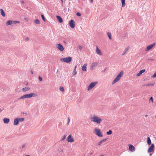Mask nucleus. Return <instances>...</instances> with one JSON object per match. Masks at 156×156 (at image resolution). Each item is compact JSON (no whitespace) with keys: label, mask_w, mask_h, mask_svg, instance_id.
<instances>
[{"label":"nucleus","mask_w":156,"mask_h":156,"mask_svg":"<svg viewBox=\"0 0 156 156\" xmlns=\"http://www.w3.org/2000/svg\"><path fill=\"white\" fill-rule=\"evenodd\" d=\"M90 119L92 122L96 123L97 124H100L102 121V119L100 117L95 115H93L92 117H91Z\"/></svg>","instance_id":"obj_1"},{"label":"nucleus","mask_w":156,"mask_h":156,"mask_svg":"<svg viewBox=\"0 0 156 156\" xmlns=\"http://www.w3.org/2000/svg\"><path fill=\"white\" fill-rule=\"evenodd\" d=\"M123 73L122 71L120 72L117 75L116 77L114 79L112 82V84H113L119 81L121 77L123 75Z\"/></svg>","instance_id":"obj_2"},{"label":"nucleus","mask_w":156,"mask_h":156,"mask_svg":"<svg viewBox=\"0 0 156 156\" xmlns=\"http://www.w3.org/2000/svg\"><path fill=\"white\" fill-rule=\"evenodd\" d=\"M94 132L95 134L98 136L100 137H102L103 136V133L101 132V130L100 129L95 128L94 129Z\"/></svg>","instance_id":"obj_3"},{"label":"nucleus","mask_w":156,"mask_h":156,"mask_svg":"<svg viewBox=\"0 0 156 156\" xmlns=\"http://www.w3.org/2000/svg\"><path fill=\"white\" fill-rule=\"evenodd\" d=\"M72 60V58L71 57H68L66 58H61L60 60L66 63H69Z\"/></svg>","instance_id":"obj_4"},{"label":"nucleus","mask_w":156,"mask_h":156,"mask_svg":"<svg viewBox=\"0 0 156 156\" xmlns=\"http://www.w3.org/2000/svg\"><path fill=\"white\" fill-rule=\"evenodd\" d=\"M27 98H30L32 97H36L37 96V94L35 93H31L29 94H25Z\"/></svg>","instance_id":"obj_5"},{"label":"nucleus","mask_w":156,"mask_h":156,"mask_svg":"<svg viewBox=\"0 0 156 156\" xmlns=\"http://www.w3.org/2000/svg\"><path fill=\"white\" fill-rule=\"evenodd\" d=\"M97 83V82H95L91 83L88 87V90H89L92 89L95 86V85Z\"/></svg>","instance_id":"obj_6"},{"label":"nucleus","mask_w":156,"mask_h":156,"mask_svg":"<svg viewBox=\"0 0 156 156\" xmlns=\"http://www.w3.org/2000/svg\"><path fill=\"white\" fill-rule=\"evenodd\" d=\"M56 48L61 51H63L64 50V48L60 44H57L56 45Z\"/></svg>","instance_id":"obj_7"},{"label":"nucleus","mask_w":156,"mask_h":156,"mask_svg":"<svg viewBox=\"0 0 156 156\" xmlns=\"http://www.w3.org/2000/svg\"><path fill=\"white\" fill-rule=\"evenodd\" d=\"M69 25L72 28H74L75 25V23L74 21L73 20H71L69 22Z\"/></svg>","instance_id":"obj_8"},{"label":"nucleus","mask_w":156,"mask_h":156,"mask_svg":"<svg viewBox=\"0 0 156 156\" xmlns=\"http://www.w3.org/2000/svg\"><path fill=\"white\" fill-rule=\"evenodd\" d=\"M154 144H152L147 150L148 152L149 153L153 151H154Z\"/></svg>","instance_id":"obj_9"},{"label":"nucleus","mask_w":156,"mask_h":156,"mask_svg":"<svg viewBox=\"0 0 156 156\" xmlns=\"http://www.w3.org/2000/svg\"><path fill=\"white\" fill-rule=\"evenodd\" d=\"M67 141L68 142L71 143L74 141V140L72 138V135L71 134L69 135L67 138Z\"/></svg>","instance_id":"obj_10"},{"label":"nucleus","mask_w":156,"mask_h":156,"mask_svg":"<svg viewBox=\"0 0 156 156\" xmlns=\"http://www.w3.org/2000/svg\"><path fill=\"white\" fill-rule=\"evenodd\" d=\"M155 45V43H154L153 44H151L149 46H148L145 49L146 51H147L151 49L154 45Z\"/></svg>","instance_id":"obj_11"},{"label":"nucleus","mask_w":156,"mask_h":156,"mask_svg":"<svg viewBox=\"0 0 156 156\" xmlns=\"http://www.w3.org/2000/svg\"><path fill=\"white\" fill-rule=\"evenodd\" d=\"M129 150L131 152H133L135 151V148L133 145L129 144Z\"/></svg>","instance_id":"obj_12"},{"label":"nucleus","mask_w":156,"mask_h":156,"mask_svg":"<svg viewBox=\"0 0 156 156\" xmlns=\"http://www.w3.org/2000/svg\"><path fill=\"white\" fill-rule=\"evenodd\" d=\"M98 65V63L96 62H93L91 66V69L93 70L94 67H96Z\"/></svg>","instance_id":"obj_13"},{"label":"nucleus","mask_w":156,"mask_h":156,"mask_svg":"<svg viewBox=\"0 0 156 156\" xmlns=\"http://www.w3.org/2000/svg\"><path fill=\"white\" fill-rule=\"evenodd\" d=\"M19 122V119L18 118H15L14 119L13 124L14 125H16L18 124Z\"/></svg>","instance_id":"obj_14"},{"label":"nucleus","mask_w":156,"mask_h":156,"mask_svg":"<svg viewBox=\"0 0 156 156\" xmlns=\"http://www.w3.org/2000/svg\"><path fill=\"white\" fill-rule=\"evenodd\" d=\"M96 52L99 55H102V53L101 52V50H100V49H99L98 47L97 46V48L96 49Z\"/></svg>","instance_id":"obj_15"},{"label":"nucleus","mask_w":156,"mask_h":156,"mask_svg":"<svg viewBox=\"0 0 156 156\" xmlns=\"http://www.w3.org/2000/svg\"><path fill=\"white\" fill-rule=\"evenodd\" d=\"M107 138H105L100 141L98 144V145H100L102 143L105 142L107 140Z\"/></svg>","instance_id":"obj_16"},{"label":"nucleus","mask_w":156,"mask_h":156,"mask_svg":"<svg viewBox=\"0 0 156 156\" xmlns=\"http://www.w3.org/2000/svg\"><path fill=\"white\" fill-rule=\"evenodd\" d=\"M9 119L7 118H5L3 119L4 123L7 124L9 122Z\"/></svg>","instance_id":"obj_17"},{"label":"nucleus","mask_w":156,"mask_h":156,"mask_svg":"<svg viewBox=\"0 0 156 156\" xmlns=\"http://www.w3.org/2000/svg\"><path fill=\"white\" fill-rule=\"evenodd\" d=\"M145 69H143V70H140L139 72L137 74L136 76H139L141 75L142 73L145 72Z\"/></svg>","instance_id":"obj_18"},{"label":"nucleus","mask_w":156,"mask_h":156,"mask_svg":"<svg viewBox=\"0 0 156 156\" xmlns=\"http://www.w3.org/2000/svg\"><path fill=\"white\" fill-rule=\"evenodd\" d=\"M56 18L58 21L60 23H61L62 22V18L59 16H56Z\"/></svg>","instance_id":"obj_19"},{"label":"nucleus","mask_w":156,"mask_h":156,"mask_svg":"<svg viewBox=\"0 0 156 156\" xmlns=\"http://www.w3.org/2000/svg\"><path fill=\"white\" fill-rule=\"evenodd\" d=\"M87 65V64H85L82 67V69L83 71H86Z\"/></svg>","instance_id":"obj_20"},{"label":"nucleus","mask_w":156,"mask_h":156,"mask_svg":"<svg viewBox=\"0 0 156 156\" xmlns=\"http://www.w3.org/2000/svg\"><path fill=\"white\" fill-rule=\"evenodd\" d=\"M30 90V88L29 87H25L22 88V91L23 92H25Z\"/></svg>","instance_id":"obj_21"},{"label":"nucleus","mask_w":156,"mask_h":156,"mask_svg":"<svg viewBox=\"0 0 156 156\" xmlns=\"http://www.w3.org/2000/svg\"><path fill=\"white\" fill-rule=\"evenodd\" d=\"M147 143L148 145H150L151 144V141L150 139V138L149 137H148L147 138Z\"/></svg>","instance_id":"obj_22"},{"label":"nucleus","mask_w":156,"mask_h":156,"mask_svg":"<svg viewBox=\"0 0 156 156\" xmlns=\"http://www.w3.org/2000/svg\"><path fill=\"white\" fill-rule=\"evenodd\" d=\"M12 24V20H11L7 21L6 23V24L7 26H9Z\"/></svg>","instance_id":"obj_23"},{"label":"nucleus","mask_w":156,"mask_h":156,"mask_svg":"<svg viewBox=\"0 0 156 156\" xmlns=\"http://www.w3.org/2000/svg\"><path fill=\"white\" fill-rule=\"evenodd\" d=\"M129 47H127L125 49L123 52V53L122 54V55H124L127 52L128 50L129 49Z\"/></svg>","instance_id":"obj_24"},{"label":"nucleus","mask_w":156,"mask_h":156,"mask_svg":"<svg viewBox=\"0 0 156 156\" xmlns=\"http://www.w3.org/2000/svg\"><path fill=\"white\" fill-rule=\"evenodd\" d=\"M1 13L2 16L3 17H5V14L3 11V10L2 9H0Z\"/></svg>","instance_id":"obj_25"},{"label":"nucleus","mask_w":156,"mask_h":156,"mask_svg":"<svg viewBox=\"0 0 156 156\" xmlns=\"http://www.w3.org/2000/svg\"><path fill=\"white\" fill-rule=\"evenodd\" d=\"M122 3V6L123 7L125 6V0H121Z\"/></svg>","instance_id":"obj_26"},{"label":"nucleus","mask_w":156,"mask_h":156,"mask_svg":"<svg viewBox=\"0 0 156 156\" xmlns=\"http://www.w3.org/2000/svg\"><path fill=\"white\" fill-rule=\"evenodd\" d=\"M27 98V97H26V95H24L23 96H21V97L18 98V100H20V99H24L25 98Z\"/></svg>","instance_id":"obj_27"},{"label":"nucleus","mask_w":156,"mask_h":156,"mask_svg":"<svg viewBox=\"0 0 156 156\" xmlns=\"http://www.w3.org/2000/svg\"><path fill=\"white\" fill-rule=\"evenodd\" d=\"M107 35L109 39L111 40L112 39L111 34V33L108 32L107 33Z\"/></svg>","instance_id":"obj_28"},{"label":"nucleus","mask_w":156,"mask_h":156,"mask_svg":"<svg viewBox=\"0 0 156 156\" xmlns=\"http://www.w3.org/2000/svg\"><path fill=\"white\" fill-rule=\"evenodd\" d=\"M12 24H15L16 23H20V22L18 21L15 20V21H12Z\"/></svg>","instance_id":"obj_29"},{"label":"nucleus","mask_w":156,"mask_h":156,"mask_svg":"<svg viewBox=\"0 0 156 156\" xmlns=\"http://www.w3.org/2000/svg\"><path fill=\"white\" fill-rule=\"evenodd\" d=\"M154 83H148V84H146V86H154Z\"/></svg>","instance_id":"obj_30"},{"label":"nucleus","mask_w":156,"mask_h":156,"mask_svg":"<svg viewBox=\"0 0 156 156\" xmlns=\"http://www.w3.org/2000/svg\"><path fill=\"white\" fill-rule=\"evenodd\" d=\"M34 22L36 23L37 24H39L40 23V21L38 19H36L34 20Z\"/></svg>","instance_id":"obj_31"},{"label":"nucleus","mask_w":156,"mask_h":156,"mask_svg":"<svg viewBox=\"0 0 156 156\" xmlns=\"http://www.w3.org/2000/svg\"><path fill=\"white\" fill-rule=\"evenodd\" d=\"M76 66L75 67L74 69L73 70V75H76L77 73V72L76 71Z\"/></svg>","instance_id":"obj_32"},{"label":"nucleus","mask_w":156,"mask_h":156,"mask_svg":"<svg viewBox=\"0 0 156 156\" xmlns=\"http://www.w3.org/2000/svg\"><path fill=\"white\" fill-rule=\"evenodd\" d=\"M112 133V131L111 130H109L108 132L106 133L108 135L111 134Z\"/></svg>","instance_id":"obj_33"},{"label":"nucleus","mask_w":156,"mask_h":156,"mask_svg":"<svg viewBox=\"0 0 156 156\" xmlns=\"http://www.w3.org/2000/svg\"><path fill=\"white\" fill-rule=\"evenodd\" d=\"M59 90H60L62 92H63L64 91V89L63 87H61L59 88Z\"/></svg>","instance_id":"obj_34"},{"label":"nucleus","mask_w":156,"mask_h":156,"mask_svg":"<svg viewBox=\"0 0 156 156\" xmlns=\"http://www.w3.org/2000/svg\"><path fill=\"white\" fill-rule=\"evenodd\" d=\"M58 151L59 152H62L63 151V150L61 148H59L58 149Z\"/></svg>","instance_id":"obj_35"},{"label":"nucleus","mask_w":156,"mask_h":156,"mask_svg":"<svg viewBox=\"0 0 156 156\" xmlns=\"http://www.w3.org/2000/svg\"><path fill=\"white\" fill-rule=\"evenodd\" d=\"M41 17L42 19V20H43L44 21V22H45L46 21V20H45V18L44 17V15H41Z\"/></svg>","instance_id":"obj_36"},{"label":"nucleus","mask_w":156,"mask_h":156,"mask_svg":"<svg viewBox=\"0 0 156 156\" xmlns=\"http://www.w3.org/2000/svg\"><path fill=\"white\" fill-rule=\"evenodd\" d=\"M149 101L150 102H151L152 103L153 102V98L152 97H151L149 100Z\"/></svg>","instance_id":"obj_37"},{"label":"nucleus","mask_w":156,"mask_h":156,"mask_svg":"<svg viewBox=\"0 0 156 156\" xmlns=\"http://www.w3.org/2000/svg\"><path fill=\"white\" fill-rule=\"evenodd\" d=\"M18 119H19V121H20V122H22L24 120V118H18Z\"/></svg>","instance_id":"obj_38"},{"label":"nucleus","mask_w":156,"mask_h":156,"mask_svg":"<svg viewBox=\"0 0 156 156\" xmlns=\"http://www.w3.org/2000/svg\"><path fill=\"white\" fill-rule=\"evenodd\" d=\"M156 77V72L154 73V74L151 76L152 78H155Z\"/></svg>","instance_id":"obj_39"},{"label":"nucleus","mask_w":156,"mask_h":156,"mask_svg":"<svg viewBox=\"0 0 156 156\" xmlns=\"http://www.w3.org/2000/svg\"><path fill=\"white\" fill-rule=\"evenodd\" d=\"M66 137V136L64 135V136L61 139V140H65Z\"/></svg>","instance_id":"obj_40"},{"label":"nucleus","mask_w":156,"mask_h":156,"mask_svg":"<svg viewBox=\"0 0 156 156\" xmlns=\"http://www.w3.org/2000/svg\"><path fill=\"white\" fill-rule=\"evenodd\" d=\"M70 121V119L69 118V117H68V122L67 123V125H69Z\"/></svg>","instance_id":"obj_41"},{"label":"nucleus","mask_w":156,"mask_h":156,"mask_svg":"<svg viewBox=\"0 0 156 156\" xmlns=\"http://www.w3.org/2000/svg\"><path fill=\"white\" fill-rule=\"evenodd\" d=\"M76 15L78 16H81V14L79 12H78L76 13Z\"/></svg>","instance_id":"obj_42"},{"label":"nucleus","mask_w":156,"mask_h":156,"mask_svg":"<svg viewBox=\"0 0 156 156\" xmlns=\"http://www.w3.org/2000/svg\"><path fill=\"white\" fill-rule=\"evenodd\" d=\"M38 78H39V80L40 81H42V78L41 76H39Z\"/></svg>","instance_id":"obj_43"},{"label":"nucleus","mask_w":156,"mask_h":156,"mask_svg":"<svg viewBox=\"0 0 156 156\" xmlns=\"http://www.w3.org/2000/svg\"><path fill=\"white\" fill-rule=\"evenodd\" d=\"M25 145H26V144H23L22 145V147L21 148V149L22 148H24L25 146Z\"/></svg>","instance_id":"obj_44"},{"label":"nucleus","mask_w":156,"mask_h":156,"mask_svg":"<svg viewBox=\"0 0 156 156\" xmlns=\"http://www.w3.org/2000/svg\"><path fill=\"white\" fill-rule=\"evenodd\" d=\"M78 48H79V49H80V50H81V49L82 48V46H79L78 47Z\"/></svg>","instance_id":"obj_45"},{"label":"nucleus","mask_w":156,"mask_h":156,"mask_svg":"<svg viewBox=\"0 0 156 156\" xmlns=\"http://www.w3.org/2000/svg\"><path fill=\"white\" fill-rule=\"evenodd\" d=\"M25 40L26 41H28L29 40V38L28 37H27L26 39Z\"/></svg>","instance_id":"obj_46"},{"label":"nucleus","mask_w":156,"mask_h":156,"mask_svg":"<svg viewBox=\"0 0 156 156\" xmlns=\"http://www.w3.org/2000/svg\"><path fill=\"white\" fill-rule=\"evenodd\" d=\"M151 60V61H153L154 60L153 59H148V60Z\"/></svg>","instance_id":"obj_47"},{"label":"nucleus","mask_w":156,"mask_h":156,"mask_svg":"<svg viewBox=\"0 0 156 156\" xmlns=\"http://www.w3.org/2000/svg\"><path fill=\"white\" fill-rule=\"evenodd\" d=\"M28 82H26V83H25V85H27L28 84Z\"/></svg>","instance_id":"obj_48"},{"label":"nucleus","mask_w":156,"mask_h":156,"mask_svg":"<svg viewBox=\"0 0 156 156\" xmlns=\"http://www.w3.org/2000/svg\"><path fill=\"white\" fill-rule=\"evenodd\" d=\"M21 2L22 3H24V2L23 1H21Z\"/></svg>","instance_id":"obj_49"},{"label":"nucleus","mask_w":156,"mask_h":156,"mask_svg":"<svg viewBox=\"0 0 156 156\" xmlns=\"http://www.w3.org/2000/svg\"><path fill=\"white\" fill-rule=\"evenodd\" d=\"M30 72H31V73L32 74H33V72L32 71H31Z\"/></svg>","instance_id":"obj_50"},{"label":"nucleus","mask_w":156,"mask_h":156,"mask_svg":"<svg viewBox=\"0 0 156 156\" xmlns=\"http://www.w3.org/2000/svg\"><path fill=\"white\" fill-rule=\"evenodd\" d=\"M93 154V152H91V153H90V155H91L92 154Z\"/></svg>","instance_id":"obj_51"},{"label":"nucleus","mask_w":156,"mask_h":156,"mask_svg":"<svg viewBox=\"0 0 156 156\" xmlns=\"http://www.w3.org/2000/svg\"><path fill=\"white\" fill-rule=\"evenodd\" d=\"M146 84H144V85H143L142 86V87L146 86Z\"/></svg>","instance_id":"obj_52"},{"label":"nucleus","mask_w":156,"mask_h":156,"mask_svg":"<svg viewBox=\"0 0 156 156\" xmlns=\"http://www.w3.org/2000/svg\"><path fill=\"white\" fill-rule=\"evenodd\" d=\"M152 154L150 153L149 155L150 156H151Z\"/></svg>","instance_id":"obj_53"},{"label":"nucleus","mask_w":156,"mask_h":156,"mask_svg":"<svg viewBox=\"0 0 156 156\" xmlns=\"http://www.w3.org/2000/svg\"><path fill=\"white\" fill-rule=\"evenodd\" d=\"M25 156H30V155H26Z\"/></svg>","instance_id":"obj_54"},{"label":"nucleus","mask_w":156,"mask_h":156,"mask_svg":"<svg viewBox=\"0 0 156 156\" xmlns=\"http://www.w3.org/2000/svg\"><path fill=\"white\" fill-rule=\"evenodd\" d=\"M2 109H0V112H1L2 111Z\"/></svg>","instance_id":"obj_55"},{"label":"nucleus","mask_w":156,"mask_h":156,"mask_svg":"<svg viewBox=\"0 0 156 156\" xmlns=\"http://www.w3.org/2000/svg\"><path fill=\"white\" fill-rule=\"evenodd\" d=\"M91 1V2H92L93 1V0H90Z\"/></svg>","instance_id":"obj_56"},{"label":"nucleus","mask_w":156,"mask_h":156,"mask_svg":"<svg viewBox=\"0 0 156 156\" xmlns=\"http://www.w3.org/2000/svg\"><path fill=\"white\" fill-rule=\"evenodd\" d=\"M64 43L65 44H66V42L65 41H64Z\"/></svg>","instance_id":"obj_57"},{"label":"nucleus","mask_w":156,"mask_h":156,"mask_svg":"<svg viewBox=\"0 0 156 156\" xmlns=\"http://www.w3.org/2000/svg\"><path fill=\"white\" fill-rule=\"evenodd\" d=\"M61 1L62 2H63V0H61Z\"/></svg>","instance_id":"obj_58"},{"label":"nucleus","mask_w":156,"mask_h":156,"mask_svg":"<svg viewBox=\"0 0 156 156\" xmlns=\"http://www.w3.org/2000/svg\"><path fill=\"white\" fill-rule=\"evenodd\" d=\"M147 116H148V115H145V117H147Z\"/></svg>","instance_id":"obj_59"},{"label":"nucleus","mask_w":156,"mask_h":156,"mask_svg":"<svg viewBox=\"0 0 156 156\" xmlns=\"http://www.w3.org/2000/svg\"><path fill=\"white\" fill-rule=\"evenodd\" d=\"M100 156H104V155H100Z\"/></svg>","instance_id":"obj_60"},{"label":"nucleus","mask_w":156,"mask_h":156,"mask_svg":"<svg viewBox=\"0 0 156 156\" xmlns=\"http://www.w3.org/2000/svg\"><path fill=\"white\" fill-rule=\"evenodd\" d=\"M155 118H156V116H155Z\"/></svg>","instance_id":"obj_61"}]
</instances>
